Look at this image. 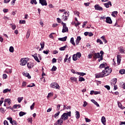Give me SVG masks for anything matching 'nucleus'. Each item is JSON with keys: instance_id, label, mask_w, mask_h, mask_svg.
I'll return each mask as SVG.
<instances>
[{"instance_id": "obj_1", "label": "nucleus", "mask_w": 125, "mask_h": 125, "mask_svg": "<svg viewBox=\"0 0 125 125\" xmlns=\"http://www.w3.org/2000/svg\"><path fill=\"white\" fill-rule=\"evenodd\" d=\"M112 68H109V66L105 67L104 69L103 70L102 72L99 73L96 75V78L99 79V78H104L110 75L112 73Z\"/></svg>"}, {"instance_id": "obj_2", "label": "nucleus", "mask_w": 125, "mask_h": 125, "mask_svg": "<svg viewBox=\"0 0 125 125\" xmlns=\"http://www.w3.org/2000/svg\"><path fill=\"white\" fill-rule=\"evenodd\" d=\"M68 117H71V111L63 113V114L61 116V120L66 121L68 120Z\"/></svg>"}, {"instance_id": "obj_3", "label": "nucleus", "mask_w": 125, "mask_h": 125, "mask_svg": "<svg viewBox=\"0 0 125 125\" xmlns=\"http://www.w3.org/2000/svg\"><path fill=\"white\" fill-rule=\"evenodd\" d=\"M21 66H25L27 63H28V61H29V59L28 58H23L21 60Z\"/></svg>"}, {"instance_id": "obj_4", "label": "nucleus", "mask_w": 125, "mask_h": 125, "mask_svg": "<svg viewBox=\"0 0 125 125\" xmlns=\"http://www.w3.org/2000/svg\"><path fill=\"white\" fill-rule=\"evenodd\" d=\"M69 13V11L64 13V15H63L62 17V19H63V21H67L68 20V17H69V16L70 15Z\"/></svg>"}, {"instance_id": "obj_5", "label": "nucleus", "mask_w": 125, "mask_h": 125, "mask_svg": "<svg viewBox=\"0 0 125 125\" xmlns=\"http://www.w3.org/2000/svg\"><path fill=\"white\" fill-rule=\"evenodd\" d=\"M51 87H52V88H57V89H59L60 86H59V85L58 83L55 82H53L50 84Z\"/></svg>"}, {"instance_id": "obj_6", "label": "nucleus", "mask_w": 125, "mask_h": 125, "mask_svg": "<svg viewBox=\"0 0 125 125\" xmlns=\"http://www.w3.org/2000/svg\"><path fill=\"white\" fill-rule=\"evenodd\" d=\"M95 10H99L102 11L103 10V8L102 7L100 6L99 4H96L94 6Z\"/></svg>"}, {"instance_id": "obj_7", "label": "nucleus", "mask_w": 125, "mask_h": 125, "mask_svg": "<svg viewBox=\"0 0 125 125\" xmlns=\"http://www.w3.org/2000/svg\"><path fill=\"white\" fill-rule=\"evenodd\" d=\"M68 32H69V29H68L67 25H66V24L65 25H64L62 27V33H67Z\"/></svg>"}, {"instance_id": "obj_8", "label": "nucleus", "mask_w": 125, "mask_h": 125, "mask_svg": "<svg viewBox=\"0 0 125 125\" xmlns=\"http://www.w3.org/2000/svg\"><path fill=\"white\" fill-rule=\"evenodd\" d=\"M39 2L42 6H43V5H45V6L47 5V3L46 2V0H39Z\"/></svg>"}, {"instance_id": "obj_9", "label": "nucleus", "mask_w": 125, "mask_h": 125, "mask_svg": "<svg viewBox=\"0 0 125 125\" xmlns=\"http://www.w3.org/2000/svg\"><path fill=\"white\" fill-rule=\"evenodd\" d=\"M117 64L118 65H120V64H121V61H122V56H121V55H117Z\"/></svg>"}, {"instance_id": "obj_10", "label": "nucleus", "mask_w": 125, "mask_h": 125, "mask_svg": "<svg viewBox=\"0 0 125 125\" xmlns=\"http://www.w3.org/2000/svg\"><path fill=\"white\" fill-rule=\"evenodd\" d=\"M62 124H63V120L61 118L54 124V125H62Z\"/></svg>"}, {"instance_id": "obj_11", "label": "nucleus", "mask_w": 125, "mask_h": 125, "mask_svg": "<svg viewBox=\"0 0 125 125\" xmlns=\"http://www.w3.org/2000/svg\"><path fill=\"white\" fill-rule=\"evenodd\" d=\"M105 22L108 23V24H112L113 23V21H112V19L109 17H107L106 18Z\"/></svg>"}, {"instance_id": "obj_12", "label": "nucleus", "mask_w": 125, "mask_h": 125, "mask_svg": "<svg viewBox=\"0 0 125 125\" xmlns=\"http://www.w3.org/2000/svg\"><path fill=\"white\" fill-rule=\"evenodd\" d=\"M34 66L35 63L32 62H30L27 63V67L28 68V69H32V68H33V67H34Z\"/></svg>"}, {"instance_id": "obj_13", "label": "nucleus", "mask_w": 125, "mask_h": 125, "mask_svg": "<svg viewBox=\"0 0 125 125\" xmlns=\"http://www.w3.org/2000/svg\"><path fill=\"white\" fill-rule=\"evenodd\" d=\"M100 53H94L93 57L95 58V59H97V58H100Z\"/></svg>"}, {"instance_id": "obj_14", "label": "nucleus", "mask_w": 125, "mask_h": 125, "mask_svg": "<svg viewBox=\"0 0 125 125\" xmlns=\"http://www.w3.org/2000/svg\"><path fill=\"white\" fill-rule=\"evenodd\" d=\"M59 41H61V42H66L67 41V36H65L63 38H60L58 39Z\"/></svg>"}, {"instance_id": "obj_15", "label": "nucleus", "mask_w": 125, "mask_h": 125, "mask_svg": "<svg viewBox=\"0 0 125 125\" xmlns=\"http://www.w3.org/2000/svg\"><path fill=\"white\" fill-rule=\"evenodd\" d=\"M102 123L103 124V125H106V118H105V117L103 116L102 117Z\"/></svg>"}, {"instance_id": "obj_16", "label": "nucleus", "mask_w": 125, "mask_h": 125, "mask_svg": "<svg viewBox=\"0 0 125 125\" xmlns=\"http://www.w3.org/2000/svg\"><path fill=\"white\" fill-rule=\"evenodd\" d=\"M34 59L37 61V62H38V63H40L41 61H40V60H39V58H38V54H35L34 56Z\"/></svg>"}, {"instance_id": "obj_17", "label": "nucleus", "mask_w": 125, "mask_h": 125, "mask_svg": "<svg viewBox=\"0 0 125 125\" xmlns=\"http://www.w3.org/2000/svg\"><path fill=\"white\" fill-rule=\"evenodd\" d=\"M18 108H21V104H14L13 106V109H18Z\"/></svg>"}, {"instance_id": "obj_18", "label": "nucleus", "mask_w": 125, "mask_h": 125, "mask_svg": "<svg viewBox=\"0 0 125 125\" xmlns=\"http://www.w3.org/2000/svg\"><path fill=\"white\" fill-rule=\"evenodd\" d=\"M4 102L5 103L7 102L9 105H10V104H11V100H10V99H6L4 100Z\"/></svg>"}, {"instance_id": "obj_19", "label": "nucleus", "mask_w": 125, "mask_h": 125, "mask_svg": "<svg viewBox=\"0 0 125 125\" xmlns=\"http://www.w3.org/2000/svg\"><path fill=\"white\" fill-rule=\"evenodd\" d=\"M119 51H120V53H125V49H124V47L120 46L119 47Z\"/></svg>"}, {"instance_id": "obj_20", "label": "nucleus", "mask_w": 125, "mask_h": 125, "mask_svg": "<svg viewBox=\"0 0 125 125\" xmlns=\"http://www.w3.org/2000/svg\"><path fill=\"white\" fill-rule=\"evenodd\" d=\"M118 107L119 108H121V109H124L125 108V106L122 105V103H121L120 102H118Z\"/></svg>"}, {"instance_id": "obj_21", "label": "nucleus", "mask_w": 125, "mask_h": 125, "mask_svg": "<svg viewBox=\"0 0 125 125\" xmlns=\"http://www.w3.org/2000/svg\"><path fill=\"white\" fill-rule=\"evenodd\" d=\"M75 113L76 119H80V117H81V115H80V112L76 111Z\"/></svg>"}, {"instance_id": "obj_22", "label": "nucleus", "mask_w": 125, "mask_h": 125, "mask_svg": "<svg viewBox=\"0 0 125 125\" xmlns=\"http://www.w3.org/2000/svg\"><path fill=\"white\" fill-rule=\"evenodd\" d=\"M76 74H77V75H79V76H81V77H83V76H85V75H86V73H84L83 72H77Z\"/></svg>"}, {"instance_id": "obj_23", "label": "nucleus", "mask_w": 125, "mask_h": 125, "mask_svg": "<svg viewBox=\"0 0 125 125\" xmlns=\"http://www.w3.org/2000/svg\"><path fill=\"white\" fill-rule=\"evenodd\" d=\"M91 102L94 103V104H95V105H96L97 106V107H99V104H98L97 102L95 101V100H91Z\"/></svg>"}, {"instance_id": "obj_24", "label": "nucleus", "mask_w": 125, "mask_h": 125, "mask_svg": "<svg viewBox=\"0 0 125 125\" xmlns=\"http://www.w3.org/2000/svg\"><path fill=\"white\" fill-rule=\"evenodd\" d=\"M68 46H67V45L63 46V47H60L59 48V50H61V51H64L66 49V48Z\"/></svg>"}, {"instance_id": "obj_25", "label": "nucleus", "mask_w": 125, "mask_h": 125, "mask_svg": "<svg viewBox=\"0 0 125 125\" xmlns=\"http://www.w3.org/2000/svg\"><path fill=\"white\" fill-rule=\"evenodd\" d=\"M23 76H24L25 77H27L28 79H31V76H30V74L28 72L24 73Z\"/></svg>"}, {"instance_id": "obj_26", "label": "nucleus", "mask_w": 125, "mask_h": 125, "mask_svg": "<svg viewBox=\"0 0 125 125\" xmlns=\"http://www.w3.org/2000/svg\"><path fill=\"white\" fill-rule=\"evenodd\" d=\"M73 61H77L78 60V57L77 56V55L74 54L72 57Z\"/></svg>"}, {"instance_id": "obj_27", "label": "nucleus", "mask_w": 125, "mask_h": 125, "mask_svg": "<svg viewBox=\"0 0 125 125\" xmlns=\"http://www.w3.org/2000/svg\"><path fill=\"white\" fill-rule=\"evenodd\" d=\"M26 114H27V113L24 112L23 111H21L19 113V116L20 117H23V116H24V115H26Z\"/></svg>"}, {"instance_id": "obj_28", "label": "nucleus", "mask_w": 125, "mask_h": 125, "mask_svg": "<svg viewBox=\"0 0 125 125\" xmlns=\"http://www.w3.org/2000/svg\"><path fill=\"white\" fill-rule=\"evenodd\" d=\"M70 43H72L73 45H76V44L75 43V42L74 41V38H71L70 41Z\"/></svg>"}, {"instance_id": "obj_29", "label": "nucleus", "mask_w": 125, "mask_h": 125, "mask_svg": "<svg viewBox=\"0 0 125 125\" xmlns=\"http://www.w3.org/2000/svg\"><path fill=\"white\" fill-rule=\"evenodd\" d=\"M31 34V31L30 30H28L26 34V39H29L30 38V35Z\"/></svg>"}, {"instance_id": "obj_30", "label": "nucleus", "mask_w": 125, "mask_h": 125, "mask_svg": "<svg viewBox=\"0 0 125 125\" xmlns=\"http://www.w3.org/2000/svg\"><path fill=\"white\" fill-rule=\"evenodd\" d=\"M85 79L83 78V77H82L81 76L79 77V82H84Z\"/></svg>"}, {"instance_id": "obj_31", "label": "nucleus", "mask_w": 125, "mask_h": 125, "mask_svg": "<svg viewBox=\"0 0 125 125\" xmlns=\"http://www.w3.org/2000/svg\"><path fill=\"white\" fill-rule=\"evenodd\" d=\"M119 73H120V74H121V75H124V74H125V70L124 69H121L119 71Z\"/></svg>"}, {"instance_id": "obj_32", "label": "nucleus", "mask_w": 125, "mask_h": 125, "mask_svg": "<svg viewBox=\"0 0 125 125\" xmlns=\"http://www.w3.org/2000/svg\"><path fill=\"white\" fill-rule=\"evenodd\" d=\"M115 14H118V11H113L112 12L111 15L113 16V17H116V16Z\"/></svg>"}, {"instance_id": "obj_33", "label": "nucleus", "mask_w": 125, "mask_h": 125, "mask_svg": "<svg viewBox=\"0 0 125 125\" xmlns=\"http://www.w3.org/2000/svg\"><path fill=\"white\" fill-rule=\"evenodd\" d=\"M11 91V89H9L8 88L5 89L3 91V93H6V92H8V91Z\"/></svg>"}, {"instance_id": "obj_34", "label": "nucleus", "mask_w": 125, "mask_h": 125, "mask_svg": "<svg viewBox=\"0 0 125 125\" xmlns=\"http://www.w3.org/2000/svg\"><path fill=\"white\" fill-rule=\"evenodd\" d=\"M30 3H31V4H37V0H31L30 1Z\"/></svg>"}, {"instance_id": "obj_35", "label": "nucleus", "mask_w": 125, "mask_h": 125, "mask_svg": "<svg viewBox=\"0 0 125 125\" xmlns=\"http://www.w3.org/2000/svg\"><path fill=\"white\" fill-rule=\"evenodd\" d=\"M10 52H14V48L13 46H10L9 48Z\"/></svg>"}, {"instance_id": "obj_36", "label": "nucleus", "mask_w": 125, "mask_h": 125, "mask_svg": "<svg viewBox=\"0 0 125 125\" xmlns=\"http://www.w3.org/2000/svg\"><path fill=\"white\" fill-rule=\"evenodd\" d=\"M40 45L41 46V48H44V42H42L40 43Z\"/></svg>"}, {"instance_id": "obj_37", "label": "nucleus", "mask_w": 125, "mask_h": 125, "mask_svg": "<svg viewBox=\"0 0 125 125\" xmlns=\"http://www.w3.org/2000/svg\"><path fill=\"white\" fill-rule=\"evenodd\" d=\"M56 70H57V67H56V66H53L52 69H51V71L52 72H55V71H56Z\"/></svg>"}, {"instance_id": "obj_38", "label": "nucleus", "mask_w": 125, "mask_h": 125, "mask_svg": "<svg viewBox=\"0 0 125 125\" xmlns=\"http://www.w3.org/2000/svg\"><path fill=\"white\" fill-rule=\"evenodd\" d=\"M74 13L75 15H77V16H78V17H80V12H79V11H75L74 12Z\"/></svg>"}, {"instance_id": "obj_39", "label": "nucleus", "mask_w": 125, "mask_h": 125, "mask_svg": "<svg viewBox=\"0 0 125 125\" xmlns=\"http://www.w3.org/2000/svg\"><path fill=\"white\" fill-rule=\"evenodd\" d=\"M22 100H23V97L18 98V101L19 103H21Z\"/></svg>"}, {"instance_id": "obj_40", "label": "nucleus", "mask_w": 125, "mask_h": 125, "mask_svg": "<svg viewBox=\"0 0 125 125\" xmlns=\"http://www.w3.org/2000/svg\"><path fill=\"white\" fill-rule=\"evenodd\" d=\"M100 69H102V68H105V64L102 63L99 66Z\"/></svg>"}, {"instance_id": "obj_41", "label": "nucleus", "mask_w": 125, "mask_h": 125, "mask_svg": "<svg viewBox=\"0 0 125 125\" xmlns=\"http://www.w3.org/2000/svg\"><path fill=\"white\" fill-rule=\"evenodd\" d=\"M70 80H71V81H73V82H77V81H78L76 77H71Z\"/></svg>"}, {"instance_id": "obj_42", "label": "nucleus", "mask_w": 125, "mask_h": 125, "mask_svg": "<svg viewBox=\"0 0 125 125\" xmlns=\"http://www.w3.org/2000/svg\"><path fill=\"white\" fill-rule=\"evenodd\" d=\"M76 55L78 58H81V57H82V54H81L80 52L77 53Z\"/></svg>"}, {"instance_id": "obj_43", "label": "nucleus", "mask_w": 125, "mask_h": 125, "mask_svg": "<svg viewBox=\"0 0 125 125\" xmlns=\"http://www.w3.org/2000/svg\"><path fill=\"white\" fill-rule=\"evenodd\" d=\"M0 112L2 114H4V112H5V110H4V108L1 107L0 109Z\"/></svg>"}, {"instance_id": "obj_44", "label": "nucleus", "mask_w": 125, "mask_h": 125, "mask_svg": "<svg viewBox=\"0 0 125 125\" xmlns=\"http://www.w3.org/2000/svg\"><path fill=\"white\" fill-rule=\"evenodd\" d=\"M97 42H99L100 44H103V42L100 39H97Z\"/></svg>"}, {"instance_id": "obj_45", "label": "nucleus", "mask_w": 125, "mask_h": 125, "mask_svg": "<svg viewBox=\"0 0 125 125\" xmlns=\"http://www.w3.org/2000/svg\"><path fill=\"white\" fill-rule=\"evenodd\" d=\"M60 114V111H59L58 113H56L54 115V118H57L58 116Z\"/></svg>"}, {"instance_id": "obj_46", "label": "nucleus", "mask_w": 125, "mask_h": 125, "mask_svg": "<svg viewBox=\"0 0 125 125\" xmlns=\"http://www.w3.org/2000/svg\"><path fill=\"white\" fill-rule=\"evenodd\" d=\"M7 120L10 121V124H12V118L11 117H8L7 118Z\"/></svg>"}, {"instance_id": "obj_47", "label": "nucleus", "mask_w": 125, "mask_h": 125, "mask_svg": "<svg viewBox=\"0 0 125 125\" xmlns=\"http://www.w3.org/2000/svg\"><path fill=\"white\" fill-rule=\"evenodd\" d=\"M20 24H26V21L23 20V21H20Z\"/></svg>"}, {"instance_id": "obj_48", "label": "nucleus", "mask_w": 125, "mask_h": 125, "mask_svg": "<svg viewBox=\"0 0 125 125\" xmlns=\"http://www.w3.org/2000/svg\"><path fill=\"white\" fill-rule=\"evenodd\" d=\"M11 124L12 125H17V122L16 121H13Z\"/></svg>"}, {"instance_id": "obj_49", "label": "nucleus", "mask_w": 125, "mask_h": 125, "mask_svg": "<svg viewBox=\"0 0 125 125\" xmlns=\"http://www.w3.org/2000/svg\"><path fill=\"white\" fill-rule=\"evenodd\" d=\"M34 107H35V103H33V104L30 106L31 110H34Z\"/></svg>"}, {"instance_id": "obj_50", "label": "nucleus", "mask_w": 125, "mask_h": 125, "mask_svg": "<svg viewBox=\"0 0 125 125\" xmlns=\"http://www.w3.org/2000/svg\"><path fill=\"white\" fill-rule=\"evenodd\" d=\"M85 122L86 123H90L91 122V120L88 118H85Z\"/></svg>"}, {"instance_id": "obj_51", "label": "nucleus", "mask_w": 125, "mask_h": 125, "mask_svg": "<svg viewBox=\"0 0 125 125\" xmlns=\"http://www.w3.org/2000/svg\"><path fill=\"white\" fill-rule=\"evenodd\" d=\"M104 5L106 7V8H109V4H108V3H104Z\"/></svg>"}, {"instance_id": "obj_52", "label": "nucleus", "mask_w": 125, "mask_h": 125, "mask_svg": "<svg viewBox=\"0 0 125 125\" xmlns=\"http://www.w3.org/2000/svg\"><path fill=\"white\" fill-rule=\"evenodd\" d=\"M3 79L4 80H5L6 79H7V75L5 74H3Z\"/></svg>"}, {"instance_id": "obj_53", "label": "nucleus", "mask_w": 125, "mask_h": 125, "mask_svg": "<svg viewBox=\"0 0 125 125\" xmlns=\"http://www.w3.org/2000/svg\"><path fill=\"white\" fill-rule=\"evenodd\" d=\"M60 107L61 105L60 104H58L57 106V111H59L60 110Z\"/></svg>"}, {"instance_id": "obj_54", "label": "nucleus", "mask_w": 125, "mask_h": 125, "mask_svg": "<svg viewBox=\"0 0 125 125\" xmlns=\"http://www.w3.org/2000/svg\"><path fill=\"white\" fill-rule=\"evenodd\" d=\"M3 12H4V13H6L7 12H8V9H3Z\"/></svg>"}, {"instance_id": "obj_55", "label": "nucleus", "mask_w": 125, "mask_h": 125, "mask_svg": "<svg viewBox=\"0 0 125 125\" xmlns=\"http://www.w3.org/2000/svg\"><path fill=\"white\" fill-rule=\"evenodd\" d=\"M100 59H98V62H100V61H102V60H103V56H101V57H100L99 58Z\"/></svg>"}, {"instance_id": "obj_56", "label": "nucleus", "mask_w": 125, "mask_h": 125, "mask_svg": "<svg viewBox=\"0 0 125 125\" xmlns=\"http://www.w3.org/2000/svg\"><path fill=\"white\" fill-rule=\"evenodd\" d=\"M32 85H28L27 87H33L35 86V83H32Z\"/></svg>"}, {"instance_id": "obj_57", "label": "nucleus", "mask_w": 125, "mask_h": 125, "mask_svg": "<svg viewBox=\"0 0 125 125\" xmlns=\"http://www.w3.org/2000/svg\"><path fill=\"white\" fill-rule=\"evenodd\" d=\"M104 87L107 89V90H110V86L106 85L104 86Z\"/></svg>"}, {"instance_id": "obj_58", "label": "nucleus", "mask_w": 125, "mask_h": 125, "mask_svg": "<svg viewBox=\"0 0 125 125\" xmlns=\"http://www.w3.org/2000/svg\"><path fill=\"white\" fill-rule=\"evenodd\" d=\"M87 105V103L85 101L83 102V107H86Z\"/></svg>"}, {"instance_id": "obj_59", "label": "nucleus", "mask_w": 125, "mask_h": 125, "mask_svg": "<svg viewBox=\"0 0 125 125\" xmlns=\"http://www.w3.org/2000/svg\"><path fill=\"white\" fill-rule=\"evenodd\" d=\"M57 60L55 58H53L52 60V63H56Z\"/></svg>"}, {"instance_id": "obj_60", "label": "nucleus", "mask_w": 125, "mask_h": 125, "mask_svg": "<svg viewBox=\"0 0 125 125\" xmlns=\"http://www.w3.org/2000/svg\"><path fill=\"white\" fill-rule=\"evenodd\" d=\"M28 122H29V123H31V124H32V122L33 121V119L32 118H28L27 119Z\"/></svg>"}, {"instance_id": "obj_61", "label": "nucleus", "mask_w": 125, "mask_h": 125, "mask_svg": "<svg viewBox=\"0 0 125 125\" xmlns=\"http://www.w3.org/2000/svg\"><path fill=\"white\" fill-rule=\"evenodd\" d=\"M4 125H8V122L7 121L5 120L3 122Z\"/></svg>"}, {"instance_id": "obj_62", "label": "nucleus", "mask_w": 125, "mask_h": 125, "mask_svg": "<svg viewBox=\"0 0 125 125\" xmlns=\"http://www.w3.org/2000/svg\"><path fill=\"white\" fill-rule=\"evenodd\" d=\"M58 23H61V19L59 18H57Z\"/></svg>"}, {"instance_id": "obj_63", "label": "nucleus", "mask_w": 125, "mask_h": 125, "mask_svg": "<svg viewBox=\"0 0 125 125\" xmlns=\"http://www.w3.org/2000/svg\"><path fill=\"white\" fill-rule=\"evenodd\" d=\"M49 50H47V51H45V50H44L43 51V53H44V54H47L48 53H49Z\"/></svg>"}, {"instance_id": "obj_64", "label": "nucleus", "mask_w": 125, "mask_h": 125, "mask_svg": "<svg viewBox=\"0 0 125 125\" xmlns=\"http://www.w3.org/2000/svg\"><path fill=\"white\" fill-rule=\"evenodd\" d=\"M79 25H81V22H78L77 23H75V27H78Z\"/></svg>"}]
</instances>
